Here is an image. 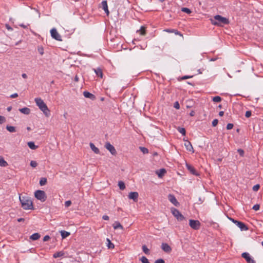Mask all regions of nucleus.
Returning <instances> with one entry per match:
<instances>
[{"label":"nucleus","mask_w":263,"mask_h":263,"mask_svg":"<svg viewBox=\"0 0 263 263\" xmlns=\"http://www.w3.org/2000/svg\"><path fill=\"white\" fill-rule=\"evenodd\" d=\"M19 199L21 203L22 207L24 210H33L34 209L32 201L30 198L26 196H23L22 198L20 195Z\"/></svg>","instance_id":"nucleus-1"},{"label":"nucleus","mask_w":263,"mask_h":263,"mask_svg":"<svg viewBox=\"0 0 263 263\" xmlns=\"http://www.w3.org/2000/svg\"><path fill=\"white\" fill-rule=\"evenodd\" d=\"M211 23L214 25L222 26L229 24L228 18L220 15H215L213 18L211 19Z\"/></svg>","instance_id":"nucleus-2"},{"label":"nucleus","mask_w":263,"mask_h":263,"mask_svg":"<svg viewBox=\"0 0 263 263\" xmlns=\"http://www.w3.org/2000/svg\"><path fill=\"white\" fill-rule=\"evenodd\" d=\"M37 106L44 112L46 117L50 116V110L43 100L40 98H36L34 99Z\"/></svg>","instance_id":"nucleus-3"},{"label":"nucleus","mask_w":263,"mask_h":263,"mask_svg":"<svg viewBox=\"0 0 263 263\" xmlns=\"http://www.w3.org/2000/svg\"><path fill=\"white\" fill-rule=\"evenodd\" d=\"M35 197L40 200L41 202H44L47 199V196L45 192L42 190H37L34 193Z\"/></svg>","instance_id":"nucleus-4"},{"label":"nucleus","mask_w":263,"mask_h":263,"mask_svg":"<svg viewBox=\"0 0 263 263\" xmlns=\"http://www.w3.org/2000/svg\"><path fill=\"white\" fill-rule=\"evenodd\" d=\"M173 215L176 218L178 221H182L184 219L183 215L179 212V211L175 208L172 209Z\"/></svg>","instance_id":"nucleus-5"},{"label":"nucleus","mask_w":263,"mask_h":263,"mask_svg":"<svg viewBox=\"0 0 263 263\" xmlns=\"http://www.w3.org/2000/svg\"><path fill=\"white\" fill-rule=\"evenodd\" d=\"M50 33L51 37L58 41H62V37L61 35L58 33L57 29L54 28H52L50 30Z\"/></svg>","instance_id":"nucleus-6"},{"label":"nucleus","mask_w":263,"mask_h":263,"mask_svg":"<svg viewBox=\"0 0 263 263\" xmlns=\"http://www.w3.org/2000/svg\"><path fill=\"white\" fill-rule=\"evenodd\" d=\"M189 225L193 229L197 230L200 229V222L198 220L190 219L189 220Z\"/></svg>","instance_id":"nucleus-7"},{"label":"nucleus","mask_w":263,"mask_h":263,"mask_svg":"<svg viewBox=\"0 0 263 263\" xmlns=\"http://www.w3.org/2000/svg\"><path fill=\"white\" fill-rule=\"evenodd\" d=\"M105 147L108 150L112 155H116L117 154V151L115 148L109 142H106L105 143Z\"/></svg>","instance_id":"nucleus-8"},{"label":"nucleus","mask_w":263,"mask_h":263,"mask_svg":"<svg viewBox=\"0 0 263 263\" xmlns=\"http://www.w3.org/2000/svg\"><path fill=\"white\" fill-rule=\"evenodd\" d=\"M241 256L244 258L248 263H255V261L251 257L249 253L244 252L241 254Z\"/></svg>","instance_id":"nucleus-9"},{"label":"nucleus","mask_w":263,"mask_h":263,"mask_svg":"<svg viewBox=\"0 0 263 263\" xmlns=\"http://www.w3.org/2000/svg\"><path fill=\"white\" fill-rule=\"evenodd\" d=\"M168 199L169 201L173 203L174 205L177 206L179 205V202L177 201L176 197L173 194H169L168 195Z\"/></svg>","instance_id":"nucleus-10"},{"label":"nucleus","mask_w":263,"mask_h":263,"mask_svg":"<svg viewBox=\"0 0 263 263\" xmlns=\"http://www.w3.org/2000/svg\"><path fill=\"white\" fill-rule=\"evenodd\" d=\"M235 224L240 228L241 231H247L248 230L247 226L241 221H235Z\"/></svg>","instance_id":"nucleus-11"},{"label":"nucleus","mask_w":263,"mask_h":263,"mask_svg":"<svg viewBox=\"0 0 263 263\" xmlns=\"http://www.w3.org/2000/svg\"><path fill=\"white\" fill-rule=\"evenodd\" d=\"M138 193L137 192H132L129 193L128 198L130 199H133L134 201H137L138 198Z\"/></svg>","instance_id":"nucleus-12"},{"label":"nucleus","mask_w":263,"mask_h":263,"mask_svg":"<svg viewBox=\"0 0 263 263\" xmlns=\"http://www.w3.org/2000/svg\"><path fill=\"white\" fill-rule=\"evenodd\" d=\"M186 166L187 168V170L190 172V173L195 176H198L199 174L196 171V170L195 169V168L191 165L189 164H186Z\"/></svg>","instance_id":"nucleus-13"},{"label":"nucleus","mask_w":263,"mask_h":263,"mask_svg":"<svg viewBox=\"0 0 263 263\" xmlns=\"http://www.w3.org/2000/svg\"><path fill=\"white\" fill-rule=\"evenodd\" d=\"M161 249L165 252L170 253L172 251L171 247L166 243H162L161 245Z\"/></svg>","instance_id":"nucleus-14"},{"label":"nucleus","mask_w":263,"mask_h":263,"mask_svg":"<svg viewBox=\"0 0 263 263\" xmlns=\"http://www.w3.org/2000/svg\"><path fill=\"white\" fill-rule=\"evenodd\" d=\"M184 146L187 151L194 153V151L193 147L190 141H186L184 143Z\"/></svg>","instance_id":"nucleus-15"},{"label":"nucleus","mask_w":263,"mask_h":263,"mask_svg":"<svg viewBox=\"0 0 263 263\" xmlns=\"http://www.w3.org/2000/svg\"><path fill=\"white\" fill-rule=\"evenodd\" d=\"M101 6L102 9L104 10V11L106 13L107 15L109 14V11L108 9L107 3L106 1H103L101 3Z\"/></svg>","instance_id":"nucleus-16"},{"label":"nucleus","mask_w":263,"mask_h":263,"mask_svg":"<svg viewBox=\"0 0 263 263\" xmlns=\"http://www.w3.org/2000/svg\"><path fill=\"white\" fill-rule=\"evenodd\" d=\"M156 174L158 175L159 177L161 178L164 176L165 173H166V170L164 168H161L159 170H157L156 172Z\"/></svg>","instance_id":"nucleus-17"},{"label":"nucleus","mask_w":263,"mask_h":263,"mask_svg":"<svg viewBox=\"0 0 263 263\" xmlns=\"http://www.w3.org/2000/svg\"><path fill=\"white\" fill-rule=\"evenodd\" d=\"M19 111L25 115H29L30 112V109L28 107H24L19 109Z\"/></svg>","instance_id":"nucleus-18"},{"label":"nucleus","mask_w":263,"mask_h":263,"mask_svg":"<svg viewBox=\"0 0 263 263\" xmlns=\"http://www.w3.org/2000/svg\"><path fill=\"white\" fill-rule=\"evenodd\" d=\"M83 95L87 98H90L91 99H93L95 98V96L93 94L87 91L83 92Z\"/></svg>","instance_id":"nucleus-19"},{"label":"nucleus","mask_w":263,"mask_h":263,"mask_svg":"<svg viewBox=\"0 0 263 263\" xmlns=\"http://www.w3.org/2000/svg\"><path fill=\"white\" fill-rule=\"evenodd\" d=\"M90 147L91 149V150L96 154H98L100 153V151L98 148L96 147V146L92 143H90Z\"/></svg>","instance_id":"nucleus-20"},{"label":"nucleus","mask_w":263,"mask_h":263,"mask_svg":"<svg viewBox=\"0 0 263 263\" xmlns=\"http://www.w3.org/2000/svg\"><path fill=\"white\" fill-rule=\"evenodd\" d=\"M64 255H65V253L63 251H59V252H57L54 253L53 255V257L54 258H56L58 257L64 256Z\"/></svg>","instance_id":"nucleus-21"},{"label":"nucleus","mask_w":263,"mask_h":263,"mask_svg":"<svg viewBox=\"0 0 263 263\" xmlns=\"http://www.w3.org/2000/svg\"><path fill=\"white\" fill-rule=\"evenodd\" d=\"M94 71L96 73V74L99 77L102 78L103 77V73L102 69L100 68H98L97 69H95Z\"/></svg>","instance_id":"nucleus-22"},{"label":"nucleus","mask_w":263,"mask_h":263,"mask_svg":"<svg viewBox=\"0 0 263 263\" xmlns=\"http://www.w3.org/2000/svg\"><path fill=\"white\" fill-rule=\"evenodd\" d=\"M8 165V163L4 160V158L0 156V166L5 167Z\"/></svg>","instance_id":"nucleus-23"},{"label":"nucleus","mask_w":263,"mask_h":263,"mask_svg":"<svg viewBox=\"0 0 263 263\" xmlns=\"http://www.w3.org/2000/svg\"><path fill=\"white\" fill-rule=\"evenodd\" d=\"M40 235L38 233H35L33 234L32 235L30 236V238L33 240H36L40 238Z\"/></svg>","instance_id":"nucleus-24"},{"label":"nucleus","mask_w":263,"mask_h":263,"mask_svg":"<svg viewBox=\"0 0 263 263\" xmlns=\"http://www.w3.org/2000/svg\"><path fill=\"white\" fill-rule=\"evenodd\" d=\"M113 227H114V229H123V226L118 221H116L114 223Z\"/></svg>","instance_id":"nucleus-25"},{"label":"nucleus","mask_w":263,"mask_h":263,"mask_svg":"<svg viewBox=\"0 0 263 263\" xmlns=\"http://www.w3.org/2000/svg\"><path fill=\"white\" fill-rule=\"evenodd\" d=\"M27 145L30 148L33 150L36 149L37 148V146L35 145L33 142H28Z\"/></svg>","instance_id":"nucleus-26"},{"label":"nucleus","mask_w":263,"mask_h":263,"mask_svg":"<svg viewBox=\"0 0 263 263\" xmlns=\"http://www.w3.org/2000/svg\"><path fill=\"white\" fill-rule=\"evenodd\" d=\"M70 235V233L65 231H61V235L62 238H65L68 237Z\"/></svg>","instance_id":"nucleus-27"},{"label":"nucleus","mask_w":263,"mask_h":263,"mask_svg":"<svg viewBox=\"0 0 263 263\" xmlns=\"http://www.w3.org/2000/svg\"><path fill=\"white\" fill-rule=\"evenodd\" d=\"M118 186L121 190H124L125 189V185L123 181H119L118 182Z\"/></svg>","instance_id":"nucleus-28"},{"label":"nucleus","mask_w":263,"mask_h":263,"mask_svg":"<svg viewBox=\"0 0 263 263\" xmlns=\"http://www.w3.org/2000/svg\"><path fill=\"white\" fill-rule=\"evenodd\" d=\"M6 129L10 133H14L16 132L15 127L12 126L7 125Z\"/></svg>","instance_id":"nucleus-29"},{"label":"nucleus","mask_w":263,"mask_h":263,"mask_svg":"<svg viewBox=\"0 0 263 263\" xmlns=\"http://www.w3.org/2000/svg\"><path fill=\"white\" fill-rule=\"evenodd\" d=\"M107 241V246L108 249H113L115 247L114 245L111 242L109 239L107 238L106 239Z\"/></svg>","instance_id":"nucleus-30"},{"label":"nucleus","mask_w":263,"mask_h":263,"mask_svg":"<svg viewBox=\"0 0 263 263\" xmlns=\"http://www.w3.org/2000/svg\"><path fill=\"white\" fill-rule=\"evenodd\" d=\"M142 251L143 252L147 255L149 254V250L147 248V247L145 245L142 246Z\"/></svg>","instance_id":"nucleus-31"},{"label":"nucleus","mask_w":263,"mask_h":263,"mask_svg":"<svg viewBox=\"0 0 263 263\" xmlns=\"http://www.w3.org/2000/svg\"><path fill=\"white\" fill-rule=\"evenodd\" d=\"M212 100L214 102H220L221 101V98L219 96L214 97Z\"/></svg>","instance_id":"nucleus-32"},{"label":"nucleus","mask_w":263,"mask_h":263,"mask_svg":"<svg viewBox=\"0 0 263 263\" xmlns=\"http://www.w3.org/2000/svg\"><path fill=\"white\" fill-rule=\"evenodd\" d=\"M138 31H139L140 34L142 35H144L146 34L145 28L143 26H141L140 29Z\"/></svg>","instance_id":"nucleus-33"},{"label":"nucleus","mask_w":263,"mask_h":263,"mask_svg":"<svg viewBox=\"0 0 263 263\" xmlns=\"http://www.w3.org/2000/svg\"><path fill=\"white\" fill-rule=\"evenodd\" d=\"M47 183V179L46 178H42L40 180V184L41 185H44Z\"/></svg>","instance_id":"nucleus-34"},{"label":"nucleus","mask_w":263,"mask_h":263,"mask_svg":"<svg viewBox=\"0 0 263 263\" xmlns=\"http://www.w3.org/2000/svg\"><path fill=\"white\" fill-rule=\"evenodd\" d=\"M142 263H150L148 259L145 256H142L140 258Z\"/></svg>","instance_id":"nucleus-35"},{"label":"nucleus","mask_w":263,"mask_h":263,"mask_svg":"<svg viewBox=\"0 0 263 263\" xmlns=\"http://www.w3.org/2000/svg\"><path fill=\"white\" fill-rule=\"evenodd\" d=\"M181 11L187 14H190L192 12L191 10L190 9L185 7L182 8Z\"/></svg>","instance_id":"nucleus-36"},{"label":"nucleus","mask_w":263,"mask_h":263,"mask_svg":"<svg viewBox=\"0 0 263 263\" xmlns=\"http://www.w3.org/2000/svg\"><path fill=\"white\" fill-rule=\"evenodd\" d=\"M178 132L181 133L182 135H185V129L184 128L182 127H178Z\"/></svg>","instance_id":"nucleus-37"},{"label":"nucleus","mask_w":263,"mask_h":263,"mask_svg":"<svg viewBox=\"0 0 263 263\" xmlns=\"http://www.w3.org/2000/svg\"><path fill=\"white\" fill-rule=\"evenodd\" d=\"M139 148L144 154H147L148 153V149L144 147H140Z\"/></svg>","instance_id":"nucleus-38"},{"label":"nucleus","mask_w":263,"mask_h":263,"mask_svg":"<svg viewBox=\"0 0 263 263\" xmlns=\"http://www.w3.org/2000/svg\"><path fill=\"white\" fill-rule=\"evenodd\" d=\"M30 165L32 167H35L37 165V163L35 161L32 160L30 162Z\"/></svg>","instance_id":"nucleus-39"},{"label":"nucleus","mask_w":263,"mask_h":263,"mask_svg":"<svg viewBox=\"0 0 263 263\" xmlns=\"http://www.w3.org/2000/svg\"><path fill=\"white\" fill-rule=\"evenodd\" d=\"M259 187H260L259 184H256L253 186V190L255 192L259 190Z\"/></svg>","instance_id":"nucleus-40"},{"label":"nucleus","mask_w":263,"mask_h":263,"mask_svg":"<svg viewBox=\"0 0 263 263\" xmlns=\"http://www.w3.org/2000/svg\"><path fill=\"white\" fill-rule=\"evenodd\" d=\"M259 208H260V205H259V204H255V205L253 206L252 209H253L254 210H255V211H258V210L259 209Z\"/></svg>","instance_id":"nucleus-41"},{"label":"nucleus","mask_w":263,"mask_h":263,"mask_svg":"<svg viewBox=\"0 0 263 263\" xmlns=\"http://www.w3.org/2000/svg\"><path fill=\"white\" fill-rule=\"evenodd\" d=\"M174 107L177 109H179L180 108V105L178 102L176 101L174 103Z\"/></svg>","instance_id":"nucleus-42"},{"label":"nucleus","mask_w":263,"mask_h":263,"mask_svg":"<svg viewBox=\"0 0 263 263\" xmlns=\"http://www.w3.org/2000/svg\"><path fill=\"white\" fill-rule=\"evenodd\" d=\"M38 51L39 53L42 55L44 54V48L42 47H39Z\"/></svg>","instance_id":"nucleus-43"},{"label":"nucleus","mask_w":263,"mask_h":263,"mask_svg":"<svg viewBox=\"0 0 263 263\" xmlns=\"http://www.w3.org/2000/svg\"><path fill=\"white\" fill-rule=\"evenodd\" d=\"M252 112L250 110H248L246 112L245 116L247 118H249L251 116Z\"/></svg>","instance_id":"nucleus-44"},{"label":"nucleus","mask_w":263,"mask_h":263,"mask_svg":"<svg viewBox=\"0 0 263 263\" xmlns=\"http://www.w3.org/2000/svg\"><path fill=\"white\" fill-rule=\"evenodd\" d=\"M218 123V120L216 119H214L212 121V126L214 127L216 126L217 125Z\"/></svg>","instance_id":"nucleus-45"},{"label":"nucleus","mask_w":263,"mask_h":263,"mask_svg":"<svg viewBox=\"0 0 263 263\" xmlns=\"http://www.w3.org/2000/svg\"><path fill=\"white\" fill-rule=\"evenodd\" d=\"M234 125L232 123H229L227 125V129L228 130L231 129L233 128Z\"/></svg>","instance_id":"nucleus-46"},{"label":"nucleus","mask_w":263,"mask_h":263,"mask_svg":"<svg viewBox=\"0 0 263 263\" xmlns=\"http://www.w3.org/2000/svg\"><path fill=\"white\" fill-rule=\"evenodd\" d=\"M6 119L4 116H0V124H2L5 122Z\"/></svg>","instance_id":"nucleus-47"},{"label":"nucleus","mask_w":263,"mask_h":263,"mask_svg":"<svg viewBox=\"0 0 263 263\" xmlns=\"http://www.w3.org/2000/svg\"><path fill=\"white\" fill-rule=\"evenodd\" d=\"M71 204V201L70 200L66 201L65 202V206L66 207H69Z\"/></svg>","instance_id":"nucleus-48"},{"label":"nucleus","mask_w":263,"mask_h":263,"mask_svg":"<svg viewBox=\"0 0 263 263\" xmlns=\"http://www.w3.org/2000/svg\"><path fill=\"white\" fill-rule=\"evenodd\" d=\"M155 263H165V261L163 259L160 258L155 260Z\"/></svg>","instance_id":"nucleus-49"},{"label":"nucleus","mask_w":263,"mask_h":263,"mask_svg":"<svg viewBox=\"0 0 263 263\" xmlns=\"http://www.w3.org/2000/svg\"><path fill=\"white\" fill-rule=\"evenodd\" d=\"M237 152H238V153L239 154V155L241 156H243V155H244V151H243V150H242L241 149H238L237 150Z\"/></svg>","instance_id":"nucleus-50"},{"label":"nucleus","mask_w":263,"mask_h":263,"mask_svg":"<svg viewBox=\"0 0 263 263\" xmlns=\"http://www.w3.org/2000/svg\"><path fill=\"white\" fill-rule=\"evenodd\" d=\"M50 237L49 235H46L43 238V241H48L50 239Z\"/></svg>","instance_id":"nucleus-51"},{"label":"nucleus","mask_w":263,"mask_h":263,"mask_svg":"<svg viewBox=\"0 0 263 263\" xmlns=\"http://www.w3.org/2000/svg\"><path fill=\"white\" fill-rule=\"evenodd\" d=\"M19 26L23 28L26 29L28 28V27L29 26V24H28L27 25H25L24 24H21L19 25Z\"/></svg>","instance_id":"nucleus-52"},{"label":"nucleus","mask_w":263,"mask_h":263,"mask_svg":"<svg viewBox=\"0 0 263 263\" xmlns=\"http://www.w3.org/2000/svg\"><path fill=\"white\" fill-rule=\"evenodd\" d=\"M192 77H193V76H184L182 77L181 79L182 80H185V79H187L191 78Z\"/></svg>","instance_id":"nucleus-53"},{"label":"nucleus","mask_w":263,"mask_h":263,"mask_svg":"<svg viewBox=\"0 0 263 263\" xmlns=\"http://www.w3.org/2000/svg\"><path fill=\"white\" fill-rule=\"evenodd\" d=\"M18 97V94L17 93H14L10 96V98H15Z\"/></svg>","instance_id":"nucleus-54"},{"label":"nucleus","mask_w":263,"mask_h":263,"mask_svg":"<svg viewBox=\"0 0 263 263\" xmlns=\"http://www.w3.org/2000/svg\"><path fill=\"white\" fill-rule=\"evenodd\" d=\"M102 219L105 220H109V217L107 215H103L102 217Z\"/></svg>","instance_id":"nucleus-55"},{"label":"nucleus","mask_w":263,"mask_h":263,"mask_svg":"<svg viewBox=\"0 0 263 263\" xmlns=\"http://www.w3.org/2000/svg\"><path fill=\"white\" fill-rule=\"evenodd\" d=\"M6 27L8 29V30H12V28L8 24L6 25Z\"/></svg>","instance_id":"nucleus-56"},{"label":"nucleus","mask_w":263,"mask_h":263,"mask_svg":"<svg viewBox=\"0 0 263 263\" xmlns=\"http://www.w3.org/2000/svg\"><path fill=\"white\" fill-rule=\"evenodd\" d=\"M22 76L24 79H26L27 78V76L26 73H23Z\"/></svg>","instance_id":"nucleus-57"},{"label":"nucleus","mask_w":263,"mask_h":263,"mask_svg":"<svg viewBox=\"0 0 263 263\" xmlns=\"http://www.w3.org/2000/svg\"><path fill=\"white\" fill-rule=\"evenodd\" d=\"M224 115V112L223 111H220L219 112V115L220 116H223Z\"/></svg>","instance_id":"nucleus-58"},{"label":"nucleus","mask_w":263,"mask_h":263,"mask_svg":"<svg viewBox=\"0 0 263 263\" xmlns=\"http://www.w3.org/2000/svg\"><path fill=\"white\" fill-rule=\"evenodd\" d=\"M74 81L76 82H78L79 81V77H78V76H76L75 77H74Z\"/></svg>","instance_id":"nucleus-59"},{"label":"nucleus","mask_w":263,"mask_h":263,"mask_svg":"<svg viewBox=\"0 0 263 263\" xmlns=\"http://www.w3.org/2000/svg\"><path fill=\"white\" fill-rule=\"evenodd\" d=\"M190 115L191 116H194L195 115V112L194 111H192L190 114Z\"/></svg>","instance_id":"nucleus-60"},{"label":"nucleus","mask_w":263,"mask_h":263,"mask_svg":"<svg viewBox=\"0 0 263 263\" xmlns=\"http://www.w3.org/2000/svg\"><path fill=\"white\" fill-rule=\"evenodd\" d=\"M230 219L231 220H232V221L233 223H235V221H238L237 220H235V219H233V218H230Z\"/></svg>","instance_id":"nucleus-61"},{"label":"nucleus","mask_w":263,"mask_h":263,"mask_svg":"<svg viewBox=\"0 0 263 263\" xmlns=\"http://www.w3.org/2000/svg\"><path fill=\"white\" fill-rule=\"evenodd\" d=\"M17 220H18V222H21V221H24V219L23 218H21L18 219Z\"/></svg>","instance_id":"nucleus-62"},{"label":"nucleus","mask_w":263,"mask_h":263,"mask_svg":"<svg viewBox=\"0 0 263 263\" xmlns=\"http://www.w3.org/2000/svg\"><path fill=\"white\" fill-rule=\"evenodd\" d=\"M11 109H12L11 106H9V107H8L7 108V110H8V111H10L11 110Z\"/></svg>","instance_id":"nucleus-63"},{"label":"nucleus","mask_w":263,"mask_h":263,"mask_svg":"<svg viewBox=\"0 0 263 263\" xmlns=\"http://www.w3.org/2000/svg\"><path fill=\"white\" fill-rule=\"evenodd\" d=\"M166 31L167 32H172V31H171V30H166Z\"/></svg>","instance_id":"nucleus-64"}]
</instances>
